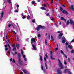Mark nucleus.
Instances as JSON below:
<instances>
[{
    "label": "nucleus",
    "mask_w": 74,
    "mask_h": 74,
    "mask_svg": "<svg viewBox=\"0 0 74 74\" xmlns=\"http://www.w3.org/2000/svg\"><path fill=\"white\" fill-rule=\"evenodd\" d=\"M68 47L69 48H70V49H72V47H71V46L70 45H68Z\"/></svg>",
    "instance_id": "20"
},
{
    "label": "nucleus",
    "mask_w": 74,
    "mask_h": 74,
    "mask_svg": "<svg viewBox=\"0 0 74 74\" xmlns=\"http://www.w3.org/2000/svg\"><path fill=\"white\" fill-rule=\"evenodd\" d=\"M23 55V58H25V57H26V56H25V55H23H23Z\"/></svg>",
    "instance_id": "49"
},
{
    "label": "nucleus",
    "mask_w": 74,
    "mask_h": 74,
    "mask_svg": "<svg viewBox=\"0 0 74 74\" xmlns=\"http://www.w3.org/2000/svg\"><path fill=\"white\" fill-rule=\"evenodd\" d=\"M8 47L9 49H11V47L10 46V45L8 44Z\"/></svg>",
    "instance_id": "27"
},
{
    "label": "nucleus",
    "mask_w": 74,
    "mask_h": 74,
    "mask_svg": "<svg viewBox=\"0 0 74 74\" xmlns=\"http://www.w3.org/2000/svg\"><path fill=\"white\" fill-rule=\"evenodd\" d=\"M58 48H55V51H58Z\"/></svg>",
    "instance_id": "40"
},
{
    "label": "nucleus",
    "mask_w": 74,
    "mask_h": 74,
    "mask_svg": "<svg viewBox=\"0 0 74 74\" xmlns=\"http://www.w3.org/2000/svg\"><path fill=\"white\" fill-rule=\"evenodd\" d=\"M16 47H14L12 49V51H15V50H16Z\"/></svg>",
    "instance_id": "31"
},
{
    "label": "nucleus",
    "mask_w": 74,
    "mask_h": 74,
    "mask_svg": "<svg viewBox=\"0 0 74 74\" xmlns=\"http://www.w3.org/2000/svg\"><path fill=\"white\" fill-rule=\"evenodd\" d=\"M20 46V45L19 44H16V47L18 49H19V47Z\"/></svg>",
    "instance_id": "8"
},
{
    "label": "nucleus",
    "mask_w": 74,
    "mask_h": 74,
    "mask_svg": "<svg viewBox=\"0 0 74 74\" xmlns=\"http://www.w3.org/2000/svg\"><path fill=\"white\" fill-rule=\"evenodd\" d=\"M60 11H63V8H62V7H60Z\"/></svg>",
    "instance_id": "33"
},
{
    "label": "nucleus",
    "mask_w": 74,
    "mask_h": 74,
    "mask_svg": "<svg viewBox=\"0 0 74 74\" xmlns=\"http://www.w3.org/2000/svg\"><path fill=\"white\" fill-rule=\"evenodd\" d=\"M70 23L71 24H72V23H74V22H73V21L71 19L70 20Z\"/></svg>",
    "instance_id": "14"
},
{
    "label": "nucleus",
    "mask_w": 74,
    "mask_h": 74,
    "mask_svg": "<svg viewBox=\"0 0 74 74\" xmlns=\"http://www.w3.org/2000/svg\"><path fill=\"white\" fill-rule=\"evenodd\" d=\"M8 42H9V44H11V42H10V40H8Z\"/></svg>",
    "instance_id": "43"
},
{
    "label": "nucleus",
    "mask_w": 74,
    "mask_h": 74,
    "mask_svg": "<svg viewBox=\"0 0 74 74\" xmlns=\"http://www.w3.org/2000/svg\"><path fill=\"white\" fill-rule=\"evenodd\" d=\"M18 63L20 65V66H23V61H22L21 60V54L20 53L18 54Z\"/></svg>",
    "instance_id": "1"
},
{
    "label": "nucleus",
    "mask_w": 74,
    "mask_h": 74,
    "mask_svg": "<svg viewBox=\"0 0 74 74\" xmlns=\"http://www.w3.org/2000/svg\"><path fill=\"white\" fill-rule=\"evenodd\" d=\"M62 40H65V38H62Z\"/></svg>",
    "instance_id": "51"
},
{
    "label": "nucleus",
    "mask_w": 74,
    "mask_h": 74,
    "mask_svg": "<svg viewBox=\"0 0 74 74\" xmlns=\"http://www.w3.org/2000/svg\"><path fill=\"white\" fill-rule=\"evenodd\" d=\"M64 64H67V62H66V61L65 60H64Z\"/></svg>",
    "instance_id": "42"
},
{
    "label": "nucleus",
    "mask_w": 74,
    "mask_h": 74,
    "mask_svg": "<svg viewBox=\"0 0 74 74\" xmlns=\"http://www.w3.org/2000/svg\"><path fill=\"white\" fill-rule=\"evenodd\" d=\"M68 62H70V59L69 58H68Z\"/></svg>",
    "instance_id": "47"
},
{
    "label": "nucleus",
    "mask_w": 74,
    "mask_h": 74,
    "mask_svg": "<svg viewBox=\"0 0 74 74\" xmlns=\"http://www.w3.org/2000/svg\"><path fill=\"white\" fill-rule=\"evenodd\" d=\"M27 19H30V16L28 15L27 16Z\"/></svg>",
    "instance_id": "23"
},
{
    "label": "nucleus",
    "mask_w": 74,
    "mask_h": 74,
    "mask_svg": "<svg viewBox=\"0 0 74 74\" xmlns=\"http://www.w3.org/2000/svg\"><path fill=\"white\" fill-rule=\"evenodd\" d=\"M71 52L72 53H74V50H72L71 51Z\"/></svg>",
    "instance_id": "34"
},
{
    "label": "nucleus",
    "mask_w": 74,
    "mask_h": 74,
    "mask_svg": "<svg viewBox=\"0 0 74 74\" xmlns=\"http://www.w3.org/2000/svg\"><path fill=\"white\" fill-rule=\"evenodd\" d=\"M51 18H52V17L50 18V19L51 21H53V20H54V18H52L51 19Z\"/></svg>",
    "instance_id": "45"
},
{
    "label": "nucleus",
    "mask_w": 74,
    "mask_h": 74,
    "mask_svg": "<svg viewBox=\"0 0 74 74\" xmlns=\"http://www.w3.org/2000/svg\"><path fill=\"white\" fill-rule=\"evenodd\" d=\"M50 55H51L50 56V58L51 60H55V58H53V55H52V51H50Z\"/></svg>",
    "instance_id": "3"
},
{
    "label": "nucleus",
    "mask_w": 74,
    "mask_h": 74,
    "mask_svg": "<svg viewBox=\"0 0 74 74\" xmlns=\"http://www.w3.org/2000/svg\"><path fill=\"white\" fill-rule=\"evenodd\" d=\"M14 12H18V11L17 10H16L14 11Z\"/></svg>",
    "instance_id": "59"
},
{
    "label": "nucleus",
    "mask_w": 74,
    "mask_h": 74,
    "mask_svg": "<svg viewBox=\"0 0 74 74\" xmlns=\"http://www.w3.org/2000/svg\"><path fill=\"white\" fill-rule=\"evenodd\" d=\"M62 6H63L65 8H66V6H65V5H62Z\"/></svg>",
    "instance_id": "44"
},
{
    "label": "nucleus",
    "mask_w": 74,
    "mask_h": 74,
    "mask_svg": "<svg viewBox=\"0 0 74 74\" xmlns=\"http://www.w3.org/2000/svg\"><path fill=\"white\" fill-rule=\"evenodd\" d=\"M60 52H61V53H62V55H64V53L63 52V51L61 50Z\"/></svg>",
    "instance_id": "32"
},
{
    "label": "nucleus",
    "mask_w": 74,
    "mask_h": 74,
    "mask_svg": "<svg viewBox=\"0 0 74 74\" xmlns=\"http://www.w3.org/2000/svg\"><path fill=\"white\" fill-rule=\"evenodd\" d=\"M39 27H40V28H42V29H45V27L44 26H42L41 25H39Z\"/></svg>",
    "instance_id": "9"
},
{
    "label": "nucleus",
    "mask_w": 74,
    "mask_h": 74,
    "mask_svg": "<svg viewBox=\"0 0 74 74\" xmlns=\"http://www.w3.org/2000/svg\"><path fill=\"white\" fill-rule=\"evenodd\" d=\"M44 7H46V5H45V3H44Z\"/></svg>",
    "instance_id": "62"
},
{
    "label": "nucleus",
    "mask_w": 74,
    "mask_h": 74,
    "mask_svg": "<svg viewBox=\"0 0 74 74\" xmlns=\"http://www.w3.org/2000/svg\"><path fill=\"white\" fill-rule=\"evenodd\" d=\"M62 35H63V33H60V34L59 35V36H60V37H62Z\"/></svg>",
    "instance_id": "21"
},
{
    "label": "nucleus",
    "mask_w": 74,
    "mask_h": 74,
    "mask_svg": "<svg viewBox=\"0 0 74 74\" xmlns=\"http://www.w3.org/2000/svg\"><path fill=\"white\" fill-rule=\"evenodd\" d=\"M51 40H53V36H51Z\"/></svg>",
    "instance_id": "41"
},
{
    "label": "nucleus",
    "mask_w": 74,
    "mask_h": 74,
    "mask_svg": "<svg viewBox=\"0 0 74 74\" xmlns=\"http://www.w3.org/2000/svg\"><path fill=\"white\" fill-rule=\"evenodd\" d=\"M71 42H74V38L71 41Z\"/></svg>",
    "instance_id": "55"
},
{
    "label": "nucleus",
    "mask_w": 74,
    "mask_h": 74,
    "mask_svg": "<svg viewBox=\"0 0 74 74\" xmlns=\"http://www.w3.org/2000/svg\"><path fill=\"white\" fill-rule=\"evenodd\" d=\"M57 72L58 74H62V71L60 69H57Z\"/></svg>",
    "instance_id": "5"
},
{
    "label": "nucleus",
    "mask_w": 74,
    "mask_h": 74,
    "mask_svg": "<svg viewBox=\"0 0 74 74\" xmlns=\"http://www.w3.org/2000/svg\"><path fill=\"white\" fill-rule=\"evenodd\" d=\"M23 71L24 72L25 74H27L28 73V71H27L24 70Z\"/></svg>",
    "instance_id": "11"
},
{
    "label": "nucleus",
    "mask_w": 74,
    "mask_h": 74,
    "mask_svg": "<svg viewBox=\"0 0 74 74\" xmlns=\"http://www.w3.org/2000/svg\"><path fill=\"white\" fill-rule=\"evenodd\" d=\"M41 9L42 10H45L46 9L44 7H41Z\"/></svg>",
    "instance_id": "24"
},
{
    "label": "nucleus",
    "mask_w": 74,
    "mask_h": 74,
    "mask_svg": "<svg viewBox=\"0 0 74 74\" xmlns=\"http://www.w3.org/2000/svg\"><path fill=\"white\" fill-rule=\"evenodd\" d=\"M5 42L6 45H8V44H8V42H7V41H5Z\"/></svg>",
    "instance_id": "38"
},
{
    "label": "nucleus",
    "mask_w": 74,
    "mask_h": 74,
    "mask_svg": "<svg viewBox=\"0 0 74 74\" xmlns=\"http://www.w3.org/2000/svg\"><path fill=\"white\" fill-rule=\"evenodd\" d=\"M12 62L13 63H15V61L14 58L13 59Z\"/></svg>",
    "instance_id": "26"
},
{
    "label": "nucleus",
    "mask_w": 74,
    "mask_h": 74,
    "mask_svg": "<svg viewBox=\"0 0 74 74\" xmlns=\"http://www.w3.org/2000/svg\"><path fill=\"white\" fill-rule=\"evenodd\" d=\"M24 60L25 61H27V60L26 59V58H25L24 59Z\"/></svg>",
    "instance_id": "58"
},
{
    "label": "nucleus",
    "mask_w": 74,
    "mask_h": 74,
    "mask_svg": "<svg viewBox=\"0 0 74 74\" xmlns=\"http://www.w3.org/2000/svg\"><path fill=\"white\" fill-rule=\"evenodd\" d=\"M70 23V21L69 20H68L67 21V22L66 23V25H69V23Z\"/></svg>",
    "instance_id": "17"
},
{
    "label": "nucleus",
    "mask_w": 74,
    "mask_h": 74,
    "mask_svg": "<svg viewBox=\"0 0 74 74\" xmlns=\"http://www.w3.org/2000/svg\"><path fill=\"white\" fill-rule=\"evenodd\" d=\"M44 59L45 61H46V60H47V59H46V58L45 57L44 58Z\"/></svg>",
    "instance_id": "56"
},
{
    "label": "nucleus",
    "mask_w": 74,
    "mask_h": 74,
    "mask_svg": "<svg viewBox=\"0 0 74 74\" xmlns=\"http://www.w3.org/2000/svg\"><path fill=\"white\" fill-rule=\"evenodd\" d=\"M45 65L46 69H48V66H47V64L46 63H45Z\"/></svg>",
    "instance_id": "28"
},
{
    "label": "nucleus",
    "mask_w": 74,
    "mask_h": 74,
    "mask_svg": "<svg viewBox=\"0 0 74 74\" xmlns=\"http://www.w3.org/2000/svg\"><path fill=\"white\" fill-rule=\"evenodd\" d=\"M58 63L60 66V69H63V66L62 64L61 63L60 60L59 59H58Z\"/></svg>",
    "instance_id": "2"
},
{
    "label": "nucleus",
    "mask_w": 74,
    "mask_h": 74,
    "mask_svg": "<svg viewBox=\"0 0 74 74\" xmlns=\"http://www.w3.org/2000/svg\"><path fill=\"white\" fill-rule=\"evenodd\" d=\"M19 38L18 37H17V41H19Z\"/></svg>",
    "instance_id": "36"
},
{
    "label": "nucleus",
    "mask_w": 74,
    "mask_h": 74,
    "mask_svg": "<svg viewBox=\"0 0 74 74\" xmlns=\"http://www.w3.org/2000/svg\"><path fill=\"white\" fill-rule=\"evenodd\" d=\"M63 20L64 21V22H66V21H67L66 19L64 18V19Z\"/></svg>",
    "instance_id": "54"
},
{
    "label": "nucleus",
    "mask_w": 74,
    "mask_h": 74,
    "mask_svg": "<svg viewBox=\"0 0 74 74\" xmlns=\"http://www.w3.org/2000/svg\"><path fill=\"white\" fill-rule=\"evenodd\" d=\"M36 21H35L34 20H33L32 21V22H33V23H34V22H35Z\"/></svg>",
    "instance_id": "60"
},
{
    "label": "nucleus",
    "mask_w": 74,
    "mask_h": 74,
    "mask_svg": "<svg viewBox=\"0 0 74 74\" xmlns=\"http://www.w3.org/2000/svg\"><path fill=\"white\" fill-rule=\"evenodd\" d=\"M11 49H9V50L8 51V53H9V54H10V51H11Z\"/></svg>",
    "instance_id": "16"
},
{
    "label": "nucleus",
    "mask_w": 74,
    "mask_h": 74,
    "mask_svg": "<svg viewBox=\"0 0 74 74\" xmlns=\"http://www.w3.org/2000/svg\"><path fill=\"white\" fill-rule=\"evenodd\" d=\"M47 16H49V13H48L46 14Z\"/></svg>",
    "instance_id": "46"
},
{
    "label": "nucleus",
    "mask_w": 74,
    "mask_h": 74,
    "mask_svg": "<svg viewBox=\"0 0 74 74\" xmlns=\"http://www.w3.org/2000/svg\"><path fill=\"white\" fill-rule=\"evenodd\" d=\"M16 7H17V8H19V5H17Z\"/></svg>",
    "instance_id": "64"
},
{
    "label": "nucleus",
    "mask_w": 74,
    "mask_h": 74,
    "mask_svg": "<svg viewBox=\"0 0 74 74\" xmlns=\"http://www.w3.org/2000/svg\"><path fill=\"white\" fill-rule=\"evenodd\" d=\"M6 39H8V36L7 35L6 36Z\"/></svg>",
    "instance_id": "57"
},
{
    "label": "nucleus",
    "mask_w": 74,
    "mask_h": 74,
    "mask_svg": "<svg viewBox=\"0 0 74 74\" xmlns=\"http://www.w3.org/2000/svg\"><path fill=\"white\" fill-rule=\"evenodd\" d=\"M65 44L66 45H69V43L67 42H66Z\"/></svg>",
    "instance_id": "53"
},
{
    "label": "nucleus",
    "mask_w": 74,
    "mask_h": 74,
    "mask_svg": "<svg viewBox=\"0 0 74 74\" xmlns=\"http://www.w3.org/2000/svg\"><path fill=\"white\" fill-rule=\"evenodd\" d=\"M43 71L44 73H45V69H43Z\"/></svg>",
    "instance_id": "61"
},
{
    "label": "nucleus",
    "mask_w": 74,
    "mask_h": 74,
    "mask_svg": "<svg viewBox=\"0 0 74 74\" xmlns=\"http://www.w3.org/2000/svg\"><path fill=\"white\" fill-rule=\"evenodd\" d=\"M45 44L46 45H47V39H45Z\"/></svg>",
    "instance_id": "35"
},
{
    "label": "nucleus",
    "mask_w": 74,
    "mask_h": 74,
    "mask_svg": "<svg viewBox=\"0 0 74 74\" xmlns=\"http://www.w3.org/2000/svg\"><path fill=\"white\" fill-rule=\"evenodd\" d=\"M67 70H68V69H66L64 70V72H65V73H66V71H67Z\"/></svg>",
    "instance_id": "50"
},
{
    "label": "nucleus",
    "mask_w": 74,
    "mask_h": 74,
    "mask_svg": "<svg viewBox=\"0 0 74 74\" xmlns=\"http://www.w3.org/2000/svg\"><path fill=\"white\" fill-rule=\"evenodd\" d=\"M32 47H33V49L34 50H36V45H34V44H33Z\"/></svg>",
    "instance_id": "10"
},
{
    "label": "nucleus",
    "mask_w": 74,
    "mask_h": 74,
    "mask_svg": "<svg viewBox=\"0 0 74 74\" xmlns=\"http://www.w3.org/2000/svg\"><path fill=\"white\" fill-rule=\"evenodd\" d=\"M21 55H23V51L22 50L21 51Z\"/></svg>",
    "instance_id": "25"
},
{
    "label": "nucleus",
    "mask_w": 74,
    "mask_h": 74,
    "mask_svg": "<svg viewBox=\"0 0 74 74\" xmlns=\"http://www.w3.org/2000/svg\"><path fill=\"white\" fill-rule=\"evenodd\" d=\"M40 59L41 62L42 61V56H40Z\"/></svg>",
    "instance_id": "13"
},
{
    "label": "nucleus",
    "mask_w": 74,
    "mask_h": 74,
    "mask_svg": "<svg viewBox=\"0 0 74 74\" xmlns=\"http://www.w3.org/2000/svg\"><path fill=\"white\" fill-rule=\"evenodd\" d=\"M45 56L47 58H48V56H47V53H46V55H45Z\"/></svg>",
    "instance_id": "37"
},
{
    "label": "nucleus",
    "mask_w": 74,
    "mask_h": 74,
    "mask_svg": "<svg viewBox=\"0 0 74 74\" xmlns=\"http://www.w3.org/2000/svg\"><path fill=\"white\" fill-rule=\"evenodd\" d=\"M64 18V17H61L60 18V19L61 21H62V20H63Z\"/></svg>",
    "instance_id": "18"
},
{
    "label": "nucleus",
    "mask_w": 74,
    "mask_h": 74,
    "mask_svg": "<svg viewBox=\"0 0 74 74\" xmlns=\"http://www.w3.org/2000/svg\"><path fill=\"white\" fill-rule=\"evenodd\" d=\"M22 18H23V19H25V16H23V17H22Z\"/></svg>",
    "instance_id": "48"
},
{
    "label": "nucleus",
    "mask_w": 74,
    "mask_h": 74,
    "mask_svg": "<svg viewBox=\"0 0 74 74\" xmlns=\"http://www.w3.org/2000/svg\"><path fill=\"white\" fill-rule=\"evenodd\" d=\"M62 43H65L66 42V40H62Z\"/></svg>",
    "instance_id": "22"
},
{
    "label": "nucleus",
    "mask_w": 74,
    "mask_h": 74,
    "mask_svg": "<svg viewBox=\"0 0 74 74\" xmlns=\"http://www.w3.org/2000/svg\"><path fill=\"white\" fill-rule=\"evenodd\" d=\"M31 44H33V43H34V44L36 43V41H35V39L34 38H32L31 39Z\"/></svg>",
    "instance_id": "4"
},
{
    "label": "nucleus",
    "mask_w": 74,
    "mask_h": 74,
    "mask_svg": "<svg viewBox=\"0 0 74 74\" xmlns=\"http://www.w3.org/2000/svg\"><path fill=\"white\" fill-rule=\"evenodd\" d=\"M38 36L39 38L40 37H41V35H40V34H38Z\"/></svg>",
    "instance_id": "39"
},
{
    "label": "nucleus",
    "mask_w": 74,
    "mask_h": 74,
    "mask_svg": "<svg viewBox=\"0 0 74 74\" xmlns=\"http://www.w3.org/2000/svg\"><path fill=\"white\" fill-rule=\"evenodd\" d=\"M3 16H4V12L2 11V13H1V18L0 19H1V18H3Z\"/></svg>",
    "instance_id": "7"
},
{
    "label": "nucleus",
    "mask_w": 74,
    "mask_h": 74,
    "mask_svg": "<svg viewBox=\"0 0 74 74\" xmlns=\"http://www.w3.org/2000/svg\"><path fill=\"white\" fill-rule=\"evenodd\" d=\"M63 13V14H66V15H68V12L67 11H66L65 10H64L62 11Z\"/></svg>",
    "instance_id": "6"
},
{
    "label": "nucleus",
    "mask_w": 74,
    "mask_h": 74,
    "mask_svg": "<svg viewBox=\"0 0 74 74\" xmlns=\"http://www.w3.org/2000/svg\"><path fill=\"white\" fill-rule=\"evenodd\" d=\"M32 3L33 4H35V2L34 1H32Z\"/></svg>",
    "instance_id": "30"
},
{
    "label": "nucleus",
    "mask_w": 74,
    "mask_h": 74,
    "mask_svg": "<svg viewBox=\"0 0 74 74\" xmlns=\"http://www.w3.org/2000/svg\"><path fill=\"white\" fill-rule=\"evenodd\" d=\"M7 1L9 4H11V0H7Z\"/></svg>",
    "instance_id": "19"
},
{
    "label": "nucleus",
    "mask_w": 74,
    "mask_h": 74,
    "mask_svg": "<svg viewBox=\"0 0 74 74\" xmlns=\"http://www.w3.org/2000/svg\"><path fill=\"white\" fill-rule=\"evenodd\" d=\"M64 56L66 58H67V56L66 54H64Z\"/></svg>",
    "instance_id": "52"
},
{
    "label": "nucleus",
    "mask_w": 74,
    "mask_h": 74,
    "mask_svg": "<svg viewBox=\"0 0 74 74\" xmlns=\"http://www.w3.org/2000/svg\"><path fill=\"white\" fill-rule=\"evenodd\" d=\"M4 47H5V51H7V50H8V47H7V45H4Z\"/></svg>",
    "instance_id": "12"
},
{
    "label": "nucleus",
    "mask_w": 74,
    "mask_h": 74,
    "mask_svg": "<svg viewBox=\"0 0 74 74\" xmlns=\"http://www.w3.org/2000/svg\"><path fill=\"white\" fill-rule=\"evenodd\" d=\"M41 69L42 70H44V69L43 68L44 66L42 65H41Z\"/></svg>",
    "instance_id": "29"
},
{
    "label": "nucleus",
    "mask_w": 74,
    "mask_h": 74,
    "mask_svg": "<svg viewBox=\"0 0 74 74\" xmlns=\"http://www.w3.org/2000/svg\"><path fill=\"white\" fill-rule=\"evenodd\" d=\"M40 28H41L40 27H39V25H38V27L36 29L37 30V31H39V30H40Z\"/></svg>",
    "instance_id": "15"
},
{
    "label": "nucleus",
    "mask_w": 74,
    "mask_h": 74,
    "mask_svg": "<svg viewBox=\"0 0 74 74\" xmlns=\"http://www.w3.org/2000/svg\"><path fill=\"white\" fill-rule=\"evenodd\" d=\"M11 24H10V25H8V27H11Z\"/></svg>",
    "instance_id": "63"
}]
</instances>
